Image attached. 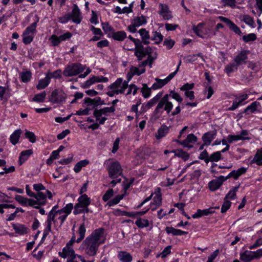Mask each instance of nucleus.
Returning <instances> with one entry per match:
<instances>
[{
    "label": "nucleus",
    "instance_id": "19",
    "mask_svg": "<svg viewBox=\"0 0 262 262\" xmlns=\"http://www.w3.org/2000/svg\"><path fill=\"white\" fill-rule=\"evenodd\" d=\"M118 258L121 262H132L133 260L132 255L129 253L124 251L118 252Z\"/></svg>",
    "mask_w": 262,
    "mask_h": 262
},
{
    "label": "nucleus",
    "instance_id": "37",
    "mask_svg": "<svg viewBox=\"0 0 262 262\" xmlns=\"http://www.w3.org/2000/svg\"><path fill=\"white\" fill-rule=\"evenodd\" d=\"M132 22L135 25V26L139 27L143 24H146L147 20L145 16L141 15V16L135 17Z\"/></svg>",
    "mask_w": 262,
    "mask_h": 262
},
{
    "label": "nucleus",
    "instance_id": "50",
    "mask_svg": "<svg viewBox=\"0 0 262 262\" xmlns=\"http://www.w3.org/2000/svg\"><path fill=\"white\" fill-rule=\"evenodd\" d=\"M163 37L161 33L155 31L154 32V36L151 39L155 41L156 44H159L162 41Z\"/></svg>",
    "mask_w": 262,
    "mask_h": 262
},
{
    "label": "nucleus",
    "instance_id": "24",
    "mask_svg": "<svg viewBox=\"0 0 262 262\" xmlns=\"http://www.w3.org/2000/svg\"><path fill=\"white\" fill-rule=\"evenodd\" d=\"M162 96V93H159L154 97L150 99V101H149L147 103L143 104V106L145 105V106L147 109L151 108L157 103H159V101L160 100V99L161 98Z\"/></svg>",
    "mask_w": 262,
    "mask_h": 262
},
{
    "label": "nucleus",
    "instance_id": "8",
    "mask_svg": "<svg viewBox=\"0 0 262 262\" xmlns=\"http://www.w3.org/2000/svg\"><path fill=\"white\" fill-rule=\"evenodd\" d=\"M219 19L226 24L229 28L232 30L235 33L238 34V35H241L242 33L241 31L240 28L236 25L233 22L231 21L229 18L220 16H219Z\"/></svg>",
    "mask_w": 262,
    "mask_h": 262
},
{
    "label": "nucleus",
    "instance_id": "1",
    "mask_svg": "<svg viewBox=\"0 0 262 262\" xmlns=\"http://www.w3.org/2000/svg\"><path fill=\"white\" fill-rule=\"evenodd\" d=\"M106 239L104 229L99 228L94 230L82 243V246L86 254L91 256H95L100 245Z\"/></svg>",
    "mask_w": 262,
    "mask_h": 262
},
{
    "label": "nucleus",
    "instance_id": "10",
    "mask_svg": "<svg viewBox=\"0 0 262 262\" xmlns=\"http://www.w3.org/2000/svg\"><path fill=\"white\" fill-rule=\"evenodd\" d=\"M69 14L70 18L72 19L74 23L79 24L81 23L82 17L81 16L80 10L76 4H74L72 12Z\"/></svg>",
    "mask_w": 262,
    "mask_h": 262
},
{
    "label": "nucleus",
    "instance_id": "64",
    "mask_svg": "<svg viewBox=\"0 0 262 262\" xmlns=\"http://www.w3.org/2000/svg\"><path fill=\"white\" fill-rule=\"evenodd\" d=\"M174 45V40L166 38L163 42V45L166 46L168 49H170Z\"/></svg>",
    "mask_w": 262,
    "mask_h": 262
},
{
    "label": "nucleus",
    "instance_id": "44",
    "mask_svg": "<svg viewBox=\"0 0 262 262\" xmlns=\"http://www.w3.org/2000/svg\"><path fill=\"white\" fill-rule=\"evenodd\" d=\"M73 208V205L72 203H69L67 204L64 208L60 210H57L56 213H59V214H61L63 213H65L66 214H69L71 212Z\"/></svg>",
    "mask_w": 262,
    "mask_h": 262
},
{
    "label": "nucleus",
    "instance_id": "34",
    "mask_svg": "<svg viewBox=\"0 0 262 262\" xmlns=\"http://www.w3.org/2000/svg\"><path fill=\"white\" fill-rule=\"evenodd\" d=\"M251 163H255L258 165H262V149L257 150L253 159L251 161Z\"/></svg>",
    "mask_w": 262,
    "mask_h": 262
},
{
    "label": "nucleus",
    "instance_id": "3",
    "mask_svg": "<svg viewBox=\"0 0 262 262\" xmlns=\"http://www.w3.org/2000/svg\"><path fill=\"white\" fill-rule=\"evenodd\" d=\"M36 20L35 22L28 26L24 31L23 34V42L26 44L31 43L34 38L33 34L36 32L37 23L39 21V18L37 15H35Z\"/></svg>",
    "mask_w": 262,
    "mask_h": 262
},
{
    "label": "nucleus",
    "instance_id": "27",
    "mask_svg": "<svg viewBox=\"0 0 262 262\" xmlns=\"http://www.w3.org/2000/svg\"><path fill=\"white\" fill-rule=\"evenodd\" d=\"M165 231L167 234H171L172 235L174 236L187 234L188 233L187 232L183 231L180 229H177L172 227H166Z\"/></svg>",
    "mask_w": 262,
    "mask_h": 262
},
{
    "label": "nucleus",
    "instance_id": "40",
    "mask_svg": "<svg viewBox=\"0 0 262 262\" xmlns=\"http://www.w3.org/2000/svg\"><path fill=\"white\" fill-rule=\"evenodd\" d=\"M155 80L156 81V82L154 83L151 86L152 90H154L160 89L167 84L164 79H161L158 78H156Z\"/></svg>",
    "mask_w": 262,
    "mask_h": 262
},
{
    "label": "nucleus",
    "instance_id": "11",
    "mask_svg": "<svg viewBox=\"0 0 262 262\" xmlns=\"http://www.w3.org/2000/svg\"><path fill=\"white\" fill-rule=\"evenodd\" d=\"M58 254L63 258L69 257L68 259L76 258V254L72 247L66 246L62 249L61 252H59Z\"/></svg>",
    "mask_w": 262,
    "mask_h": 262
},
{
    "label": "nucleus",
    "instance_id": "31",
    "mask_svg": "<svg viewBox=\"0 0 262 262\" xmlns=\"http://www.w3.org/2000/svg\"><path fill=\"white\" fill-rule=\"evenodd\" d=\"M169 129V127L166 125H162L158 130V134L156 135L157 139H159L164 137L168 133Z\"/></svg>",
    "mask_w": 262,
    "mask_h": 262
},
{
    "label": "nucleus",
    "instance_id": "57",
    "mask_svg": "<svg viewBox=\"0 0 262 262\" xmlns=\"http://www.w3.org/2000/svg\"><path fill=\"white\" fill-rule=\"evenodd\" d=\"M209 156L207 151L205 149L200 154L199 159L202 160H204L206 163H208Z\"/></svg>",
    "mask_w": 262,
    "mask_h": 262
},
{
    "label": "nucleus",
    "instance_id": "48",
    "mask_svg": "<svg viewBox=\"0 0 262 262\" xmlns=\"http://www.w3.org/2000/svg\"><path fill=\"white\" fill-rule=\"evenodd\" d=\"M123 197L124 194L117 195L114 198L110 200L107 203V205L110 207L116 205L121 200H122L123 198Z\"/></svg>",
    "mask_w": 262,
    "mask_h": 262
},
{
    "label": "nucleus",
    "instance_id": "46",
    "mask_svg": "<svg viewBox=\"0 0 262 262\" xmlns=\"http://www.w3.org/2000/svg\"><path fill=\"white\" fill-rule=\"evenodd\" d=\"M47 94L45 91L41 93L37 94L34 96L32 100L37 102H43L45 101Z\"/></svg>",
    "mask_w": 262,
    "mask_h": 262
},
{
    "label": "nucleus",
    "instance_id": "58",
    "mask_svg": "<svg viewBox=\"0 0 262 262\" xmlns=\"http://www.w3.org/2000/svg\"><path fill=\"white\" fill-rule=\"evenodd\" d=\"M231 205V202L228 200H225L221 207V212L225 213L229 209Z\"/></svg>",
    "mask_w": 262,
    "mask_h": 262
},
{
    "label": "nucleus",
    "instance_id": "54",
    "mask_svg": "<svg viewBox=\"0 0 262 262\" xmlns=\"http://www.w3.org/2000/svg\"><path fill=\"white\" fill-rule=\"evenodd\" d=\"M129 81H130V80L127 79V80H125L123 82L122 81V83L120 86L121 89L116 90V94H123L124 93L125 90H126L128 86V83Z\"/></svg>",
    "mask_w": 262,
    "mask_h": 262
},
{
    "label": "nucleus",
    "instance_id": "23",
    "mask_svg": "<svg viewBox=\"0 0 262 262\" xmlns=\"http://www.w3.org/2000/svg\"><path fill=\"white\" fill-rule=\"evenodd\" d=\"M33 198L36 199L35 200L37 202L36 205H44L46 204L47 201V195L42 192H38L36 194L35 193V196Z\"/></svg>",
    "mask_w": 262,
    "mask_h": 262
},
{
    "label": "nucleus",
    "instance_id": "60",
    "mask_svg": "<svg viewBox=\"0 0 262 262\" xmlns=\"http://www.w3.org/2000/svg\"><path fill=\"white\" fill-rule=\"evenodd\" d=\"M61 70H56L52 73L48 72L46 73V74L48 75L49 78L50 80L52 78H59L61 76Z\"/></svg>",
    "mask_w": 262,
    "mask_h": 262
},
{
    "label": "nucleus",
    "instance_id": "62",
    "mask_svg": "<svg viewBox=\"0 0 262 262\" xmlns=\"http://www.w3.org/2000/svg\"><path fill=\"white\" fill-rule=\"evenodd\" d=\"M114 194V191L113 189H109L103 196V200L104 202L107 201Z\"/></svg>",
    "mask_w": 262,
    "mask_h": 262
},
{
    "label": "nucleus",
    "instance_id": "22",
    "mask_svg": "<svg viewBox=\"0 0 262 262\" xmlns=\"http://www.w3.org/2000/svg\"><path fill=\"white\" fill-rule=\"evenodd\" d=\"M251 251L246 250L240 253V259L243 262H250L254 259Z\"/></svg>",
    "mask_w": 262,
    "mask_h": 262
},
{
    "label": "nucleus",
    "instance_id": "32",
    "mask_svg": "<svg viewBox=\"0 0 262 262\" xmlns=\"http://www.w3.org/2000/svg\"><path fill=\"white\" fill-rule=\"evenodd\" d=\"M90 102L94 103V106H96V107L99 105H101L105 104L104 101L102 100L101 98L99 97L95 98L94 99H91L89 97L85 98L84 103H90Z\"/></svg>",
    "mask_w": 262,
    "mask_h": 262
},
{
    "label": "nucleus",
    "instance_id": "33",
    "mask_svg": "<svg viewBox=\"0 0 262 262\" xmlns=\"http://www.w3.org/2000/svg\"><path fill=\"white\" fill-rule=\"evenodd\" d=\"M139 33L142 37V41L145 45L149 43L148 39L149 38V32L145 29H141L139 31Z\"/></svg>",
    "mask_w": 262,
    "mask_h": 262
},
{
    "label": "nucleus",
    "instance_id": "52",
    "mask_svg": "<svg viewBox=\"0 0 262 262\" xmlns=\"http://www.w3.org/2000/svg\"><path fill=\"white\" fill-rule=\"evenodd\" d=\"M221 3L222 4L223 7H230L232 8L235 7L236 1L235 0H221Z\"/></svg>",
    "mask_w": 262,
    "mask_h": 262
},
{
    "label": "nucleus",
    "instance_id": "43",
    "mask_svg": "<svg viewBox=\"0 0 262 262\" xmlns=\"http://www.w3.org/2000/svg\"><path fill=\"white\" fill-rule=\"evenodd\" d=\"M135 224L138 227L140 228H143L149 226V221L147 219L138 218L136 220Z\"/></svg>",
    "mask_w": 262,
    "mask_h": 262
},
{
    "label": "nucleus",
    "instance_id": "39",
    "mask_svg": "<svg viewBox=\"0 0 262 262\" xmlns=\"http://www.w3.org/2000/svg\"><path fill=\"white\" fill-rule=\"evenodd\" d=\"M239 186L240 184H238V186L234 187L232 190H230L229 192L226 194L225 198V200L235 199L236 196V192L238 191Z\"/></svg>",
    "mask_w": 262,
    "mask_h": 262
},
{
    "label": "nucleus",
    "instance_id": "7",
    "mask_svg": "<svg viewBox=\"0 0 262 262\" xmlns=\"http://www.w3.org/2000/svg\"><path fill=\"white\" fill-rule=\"evenodd\" d=\"M249 51L243 50L241 51L234 58V62L238 67L241 64H246V60L248 59V54Z\"/></svg>",
    "mask_w": 262,
    "mask_h": 262
},
{
    "label": "nucleus",
    "instance_id": "51",
    "mask_svg": "<svg viewBox=\"0 0 262 262\" xmlns=\"http://www.w3.org/2000/svg\"><path fill=\"white\" fill-rule=\"evenodd\" d=\"M258 104V103H257L256 101L252 102L250 105L247 107V108L245 110L244 112L247 114L254 112L257 109Z\"/></svg>",
    "mask_w": 262,
    "mask_h": 262
},
{
    "label": "nucleus",
    "instance_id": "17",
    "mask_svg": "<svg viewBox=\"0 0 262 262\" xmlns=\"http://www.w3.org/2000/svg\"><path fill=\"white\" fill-rule=\"evenodd\" d=\"M216 134V131L215 130L204 134L202 138L205 144L210 145L212 141L215 138Z\"/></svg>",
    "mask_w": 262,
    "mask_h": 262
},
{
    "label": "nucleus",
    "instance_id": "6",
    "mask_svg": "<svg viewBox=\"0 0 262 262\" xmlns=\"http://www.w3.org/2000/svg\"><path fill=\"white\" fill-rule=\"evenodd\" d=\"M67 98L66 94L60 89L53 90L49 97V101L53 103H62Z\"/></svg>",
    "mask_w": 262,
    "mask_h": 262
},
{
    "label": "nucleus",
    "instance_id": "53",
    "mask_svg": "<svg viewBox=\"0 0 262 262\" xmlns=\"http://www.w3.org/2000/svg\"><path fill=\"white\" fill-rule=\"evenodd\" d=\"M256 35L254 33H250L247 35H244L242 37L243 40L245 42H248L249 41H253L256 39Z\"/></svg>",
    "mask_w": 262,
    "mask_h": 262
},
{
    "label": "nucleus",
    "instance_id": "13",
    "mask_svg": "<svg viewBox=\"0 0 262 262\" xmlns=\"http://www.w3.org/2000/svg\"><path fill=\"white\" fill-rule=\"evenodd\" d=\"M116 109L115 107L112 106L111 107H106L100 110H95L93 115L96 117L97 120L99 117H100L102 115H106L107 113H112L115 112Z\"/></svg>",
    "mask_w": 262,
    "mask_h": 262
},
{
    "label": "nucleus",
    "instance_id": "36",
    "mask_svg": "<svg viewBox=\"0 0 262 262\" xmlns=\"http://www.w3.org/2000/svg\"><path fill=\"white\" fill-rule=\"evenodd\" d=\"M89 163L88 160H83L78 162L74 166V170L75 172L78 173L80 171L82 168L85 167Z\"/></svg>",
    "mask_w": 262,
    "mask_h": 262
},
{
    "label": "nucleus",
    "instance_id": "4",
    "mask_svg": "<svg viewBox=\"0 0 262 262\" xmlns=\"http://www.w3.org/2000/svg\"><path fill=\"white\" fill-rule=\"evenodd\" d=\"M85 66L79 63H74L68 65L63 72L64 76L70 77L77 75L85 70Z\"/></svg>",
    "mask_w": 262,
    "mask_h": 262
},
{
    "label": "nucleus",
    "instance_id": "38",
    "mask_svg": "<svg viewBox=\"0 0 262 262\" xmlns=\"http://www.w3.org/2000/svg\"><path fill=\"white\" fill-rule=\"evenodd\" d=\"M171 152L174 153L176 156L182 158L184 161H187L189 158V154L182 150H172Z\"/></svg>",
    "mask_w": 262,
    "mask_h": 262
},
{
    "label": "nucleus",
    "instance_id": "63",
    "mask_svg": "<svg viewBox=\"0 0 262 262\" xmlns=\"http://www.w3.org/2000/svg\"><path fill=\"white\" fill-rule=\"evenodd\" d=\"M135 55L138 57V60H141L146 56L144 51L143 50H135Z\"/></svg>",
    "mask_w": 262,
    "mask_h": 262
},
{
    "label": "nucleus",
    "instance_id": "35",
    "mask_svg": "<svg viewBox=\"0 0 262 262\" xmlns=\"http://www.w3.org/2000/svg\"><path fill=\"white\" fill-rule=\"evenodd\" d=\"M102 28L104 33L107 34L108 37H111L114 29L108 24V23H102Z\"/></svg>",
    "mask_w": 262,
    "mask_h": 262
},
{
    "label": "nucleus",
    "instance_id": "14",
    "mask_svg": "<svg viewBox=\"0 0 262 262\" xmlns=\"http://www.w3.org/2000/svg\"><path fill=\"white\" fill-rule=\"evenodd\" d=\"M160 10L159 14L162 16L165 20H168L172 18L171 12L169 10L168 6L166 4H160L159 5Z\"/></svg>",
    "mask_w": 262,
    "mask_h": 262
},
{
    "label": "nucleus",
    "instance_id": "42",
    "mask_svg": "<svg viewBox=\"0 0 262 262\" xmlns=\"http://www.w3.org/2000/svg\"><path fill=\"white\" fill-rule=\"evenodd\" d=\"M204 26V24L203 23H200L197 26H193L192 30L193 32L195 33V34L203 38L204 36L203 35V31H202V28Z\"/></svg>",
    "mask_w": 262,
    "mask_h": 262
},
{
    "label": "nucleus",
    "instance_id": "5",
    "mask_svg": "<svg viewBox=\"0 0 262 262\" xmlns=\"http://www.w3.org/2000/svg\"><path fill=\"white\" fill-rule=\"evenodd\" d=\"M108 176L112 179L118 178L122 174V169L119 163L117 161L108 163L106 166Z\"/></svg>",
    "mask_w": 262,
    "mask_h": 262
},
{
    "label": "nucleus",
    "instance_id": "61",
    "mask_svg": "<svg viewBox=\"0 0 262 262\" xmlns=\"http://www.w3.org/2000/svg\"><path fill=\"white\" fill-rule=\"evenodd\" d=\"M243 20L247 25L253 27L254 24L253 18L249 15H245L243 16Z\"/></svg>",
    "mask_w": 262,
    "mask_h": 262
},
{
    "label": "nucleus",
    "instance_id": "18",
    "mask_svg": "<svg viewBox=\"0 0 262 262\" xmlns=\"http://www.w3.org/2000/svg\"><path fill=\"white\" fill-rule=\"evenodd\" d=\"M214 208H210L204 210L198 209L196 213L192 215L193 219H196L202 217L204 215H208L209 214H212L214 212L213 210Z\"/></svg>",
    "mask_w": 262,
    "mask_h": 262
},
{
    "label": "nucleus",
    "instance_id": "21",
    "mask_svg": "<svg viewBox=\"0 0 262 262\" xmlns=\"http://www.w3.org/2000/svg\"><path fill=\"white\" fill-rule=\"evenodd\" d=\"M12 227L15 233L19 235H24L28 231V228L23 224H13Z\"/></svg>",
    "mask_w": 262,
    "mask_h": 262
},
{
    "label": "nucleus",
    "instance_id": "47",
    "mask_svg": "<svg viewBox=\"0 0 262 262\" xmlns=\"http://www.w3.org/2000/svg\"><path fill=\"white\" fill-rule=\"evenodd\" d=\"M221 157L222 155L221 154V152H214L209 156L208 163L209 162H217L221 159Z\"/></svg>",
    "mask_w": 262,
    "mask_h": 262
},
{
    "label": "nucleus",
    "instance_id": "30",
    "mask_svg": "<svg viewBox=\"0 0 262 262\" xmlns=\"http://www.w3.org/2000/svg\"><path fill=\"white\" fill-rule=\"evenodd\" d=\"M21 134V130L20 129H17L15 130L10 136V140L13 145H15L18 142Z\"/></svg>",
    "mask_w": 262,
    "mask_h": 262
},
{
    "label": "nucleus",
    "instance_id": "20",
    "mask_svg": "<svg viewBox=\"0 0 262 262\" xmlns=\"http://www.w3.org/2000/svg\"><path fill=\"white\" fill-rule=\"evenodd\" d=\"M246 171L247 168L243 167L238 169L237 170H233L226 177V179L227 180L230 178H233L235 180H237L239 177L245 173Z\"/></svg>",
    "mask_w": 262,
    "mask_h": 262
},
{
    "label": "nucleus",
    "instance_id": "29",
    "mask_svg": "<svg viewBox=\"0 0 262 262\" xmlns=\"http://www.w3.org/2000/svg\"><path fill=\"white\" fill-rule=\"evenodd\" d=\"M50 80L49 77L46 74V77L39 80L36 88L38 90H42L46 88L50 83Z\"/></svg>",
    "mask_w": 262,
    "mask_h": 262
},
{
    "label": "nucleus",
    "instance_id": "41",
    "mask_svg": "<svg viewBox=\"0 0 262 262\" xmlns=\"http://www.w3.org/2000/svg\"><path fill=\"white\" fill-rule=\"evenodd\" d=\"M151 89V87L148 88L147 84L144 83L142 84V87L141 89V92L144 98H147L150 96Z\"/></svg>",
    "mask_w": 262,
    "mask_h": 262
},
{
    "label": "nucleus",
    "instance_id": "25",
    "mask_svg": "<svg viewBox=\"0 0 262 262\" xmlns=\"http://www.w3.org/2000/svg\"><path fill=\"white\" fill-rule=\"evenodd\" d=\"M111 37H112L114 40L121 41L126 37V33L124 31H119L116 32L114 31Z\"/></svg>",
    "mask_w": 262,
    "mask_h": 262
},
{
    "label": "nucleus",
    "instance_id": "49",
    "mask_svg": "<svg viewBox=\"0 0 262 262\" xmlns=\"http://www.w3.org/2000/svg\"><path fill=\"white\" fill-rule=\"evenodd\" d=\"M237 67L234 62L230 63L225 67V71L229 75L234 71V69L237 70Z\"/></svg>",
    "mask_w": 262,
    "mask_h": 262
},
{
    "label": "nucleus",
    "instance_id": "45",
    "mask_svg": "<svg viewBox=\"0 0 262 262\" xmlns=\"http://www.w3.org/2000/svg\"><path fill=\"white\" fill-rule=\"evenodd\" d=\"M32 74L30 71H26L20 73V77L24 82H28L31 79Z\"/></svg>",
    "mask_w": 262,
    "mask_h": 262
},
{
    "label": "nucleus",
    "instance_id": "16",
    "mask_svg": "<svg viewBox=\"0 0 262 262\" xmlns=\"http://www.w3.org/2000/svg\"><path fill=\"white\" fill-rule=\"evenodd\" d=\"M145 69L144 68L140 70L139 69V68L136 67L132 66L130 68L129 71L127 73V79L128 80H130L134 75L139 76L141 74L145 73Z\"/></svg>",
    "mask_w": 262,
    "mask_h": 262
},
{
    "label": "nucleus",
    "instance_id": "12",
    "mask_svg": "<svg viewBox=\"0 0 262 262\" xmlns=\"http://www.w3.org/2000/svg\"><path fill=\"white\" fill-rule=\"evenodd\" d=\"M226 178L221 176L217 179L211 181L208 184V187L211 191H215L219 189L222 185L224 181H226Z\"/></svg>",
    "mask_w": 262,
    "mask_h": 262
},
{
    "label": "nucleus",
    "instance_id": "15",
    "mask_svg": "<svg viewBox=\"0 0 262 262\" xmlns=\"http://www.w3.org/2000/svg\"><path fill=\"white\" fill-rule=\"evenodd\" d=\"M15 199L24 206H33L37 203L34 200L28 199L20 195H16Z\"/></svg>",
    "mask_w": 262,
    "mask_h": 262
},
{
    "label": "nucleus",
    "instance_id": "59",
    "mask_svg": "<svg viewBox=\"0 0 262 262\" xmlns=\"http://www.w3.org/2000/svg\"><path fill=\"white\" fill-rule=\"evenodd\" d=\"M25 137L28 139L31 143H33L36 141V136L33 132L26 131L25 133Z\"/></svg>",
    "mask_w": 262,
    "mask_h": 262
},
{
    "label": "nucleus",
    "instance_id": "55",
    "mask_svg": "<svg viewBox=\"0 0 262 262\" xmlns=\"http://www.w3.org/2000/svg\"><path fill=\"white\" fill-rule=\"evenodd\" d=\"M123 79L121 78H118L114 83L111 84L108 88L111 90H116L120 87L122 83Z\"/></svg>",
    "mask_w": 262,
    "mask_h": 262
},
{
    "label": "nucleus",
    "instance_id": "26",
    "mask_svg": "<svg viewBox=\"0 0 262 262\" xmlns=\"http://www.w3.org/2000/svg\"><path fill=\"white\" fill-rule=\"evenodd\" d=\"M33 150L32 149H27L25 150H23L20 152L19 157V161L20 162V164L24 163L29 157L32 155Z\"/></svg>",
    "mask_w": 262,
    "mask_h": 262
},
{
    "label": "nucleus",
    "instance_id": "9",
    "mask_svg": "<svg viewBox=\"0 0 262 262\" xmlns=\"http://www.w3.org/2000/svg\"><path fill=\"white\" fill-rule=\"evenodd\" d=\"M85 232L86 230L83 223L80 225L78 229L79 237L76 240L75 236H73L71 240L67 244L66 246L69 247H72L73 244L75 242H76L77 243L80 242L84 238Z\"/></svg>",
    "mask_w": 262,
    "mask_h": 262
},
{
    "label": "nucleus",
    "instance_id": "28",
    "mask_svg": "<svg viewBox=\"0 0 262 262\" xmlns=\"http://www.w3.org/2000/svg\"><path fill=\"white\" fill-rule=\"evenodd\" d=\"M78 201L77 204L82 207L88 206L91 203L90 198L85 194L81 195L78 198Z\"/></svg>",
    "mask_w": 262,
    "mask_h": 262
},
{
    "label": "nucleus",
    "instance_id": "56",
    "mask_svg": "<svg viewBox=\"0 0 262 262\" xmlns=\"http://www.w3.org/2000/svg\"><path fill=\"white\" fill-rule=\"evenodd\" d=\"M49 40L51 41L53 46H57L61 42L59 37L56 35H52L50 37Z\"/></svg>",
    "mask_w": 262,
    "mask_h": 262
},
{
    "label": "nucleus",
    "instance_id": "2",
    "mask_svg": "<svg viewBox=\"0 0 262 262\" xmlns=\"http://www.w3.org/2000/svg\"><path fill=\"white\" fill-rule=\"evenodd\" d=\"M169 97H171L180 103L183 101L182 98L178 93L174 91H171L169 94L165 95L160 99V100L153 113L154 116H155V119H159L164 111H166L168 114L171 112L173 108V104L172 102L169 100Z\"/></svg>",
    "mask_w": 262,
    "mask_h": 262
}]
</instances>
